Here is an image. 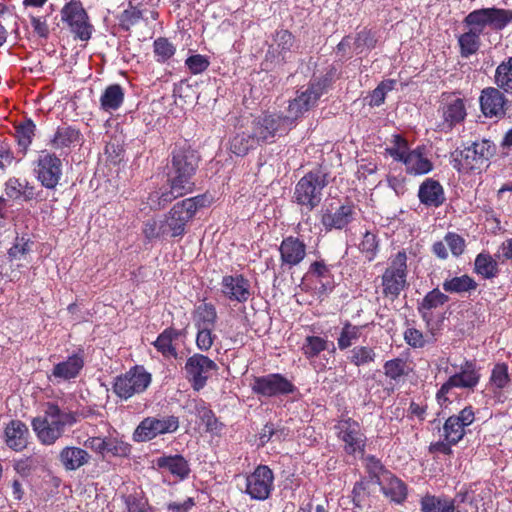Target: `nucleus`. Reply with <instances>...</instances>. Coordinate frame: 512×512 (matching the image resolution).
Segmentation results:
<instances>
[{"label":"nucleus","instance_id":"obj_1","mask_svg":"<svg viewBox=\"0 0 512 512\" xmlns=\"http://www.w3.org/2000/svg\"><path fill=\"white\" fill-rule=\"evenodd\" d=\"M199 165V156L191 148L176 147L172 151L171 163L168 166L167 183L169 190L154 192L149 196L150 205L160 209L173 200L191 193L195 183L193 178Z\"/></svg>","mask_w":512,"mask_h":512},{"label":"nucleus","instance_id":"obj_2","mask_svg":"<svg viewBox=\"0 0 512 512\" xmlns=\"http://www.w3.org/2000/svg\"><path fill=\"white\" fill-rule=\"evenodd\" d=\"M43 412V416H38L32 420V427L38 439L44 445L54 444L62 437L67 426L76 423L73 412L61 410L55 403H46Z\"/></svg>","mask_w":512,"mask_h":512},{"label":"nucleus","instance_id":"obj_3","mask_svg":"<svg viewBox=\"0 0 512 512\" xmlns=\"http://www.w3.org/2000/svg\"><path fill=\"white\" fill-rule=\"evenodd\" d=\"M495 152L496 147L490 140L473 142L470 146L453 153V167L459 172L481 170L488 165Z\"/></svg>","mask_w":512,"mask_h":512},{"label":"nucleus","instance_id":"obj_4","mask_svg":"<svg viewBox=\"0 0 512 512\" xmlns=\"http://www.w3.org/2000/svg\"><path fill=\"white\" fill-rule=\"evenodd\" d=\"M407 274V254L402 250L389 258L388 266L381 277L383 295L392 301L398 298L408 286Z\"/></svg>","mask_w":512,"mask_h":512},{"label":"nucleus","instance_id":"obj_5","mask_svg":"<svg viewBox=\"0 0 512 512\" xmlns=\"http://www.w3.org/2000/svg\"><path fill=\"white\" fill-rule=\"evenodd\" d=\"M327 174L314 170L303 176L295 186V202L307 209L308 212L317 207L322 199V190L327 185Z\"/></svg>","mask_w":512,"mask_h":512},{"label":"nucleus","instance_id":"obj_6","mask_svg":"<svg viewBox=\"0 0 512 512\" xmlns=\"http://www.w3.org/2000/svg\"><path fill=\"white\" fill-rule=\"evenodd\" d=\"M293 127V119L279 114H263L251 123V131L259 145L272 142Z\"/></svg>","mask_w":512,"mask_h":512},{"label":"nucleus","instance_id":"obj_7","mask_svg":"<svg viewBox=\"0 0 512 512\" xmlns=\"http://www.w3.org/2000/svg\"><path fill=\"white\" fill-rule=\"evenodd\" d=\"M331 83L328 75L314 79L304 90L298 91V95L288 106L289 115L293 119V123L311 107L315 106L319 98L327 91Z\"/></svg>","mask_w":512,"mask_h":512},{"label":"nucleus","instance_id":"obj_8","mask_svg":"<svg viewBox=\"0 0 512 512\" xmlns=\"http://www.w3.org/2000/svg\"><path fill=\"white\" fill-rule=\"evenodd\" d=\"M204 197L197 196L177 202L164 221L167 233L172 237L185 233L187 223L194 217L197 209L204 206Z\"/></svg>","mask_w":512,"mask_h":512},{"label":"nucleus","instance_id":"obj_9","mask_svg":"<svg viewBox=\"0 0 512 512\" xmlns=\"http://www.w3.org/2000/svg\"><path fill=\"white\" fill-rule=\"evenodd\" d=\"M438 113L441 116V121L437 123L436 130L449 133L464 122L467 116L465 101L455 93H443Z\"/></svg>","mask_w":512,"mask_h":512},{"label":"nucleus","instance_id":"obj_10","mask_svg":"<svg viewBox=\"0 0 512 512\" xmlns=\"http://www.w3.org/2000/svg\"><path fill=\"white\" fill-rule=\"evenodd\" d=\"M512 21V11L499 8H483L470 12L464 23L479 34L486 26L501 30Z\"/></svg>","mask_w":512,"mask_h":512},{"label":"nucleus","instance_id":"obj_11","mask_svg":"<svg viewBox=\"0 0 512 512\" xmlns=\"http://www.w3.org/2000/svg\"><path fill=\"white\" fill-rule=\"evenodd\" d=\"M151 374L142 366H135L125 374L116 377L113 384L114 393L127 400L135 394L144 392L151 383Z\"/></svg>","mask_w":512,"mask_h":512},{"label":"nucleus","instance_id":"obj_12","mask_svg":"<svg viewBox=\"0 0 512 512\" xmlns=\"http://www.w3.org/2000/svg\"><path fill=\"white\" fill-rule=\"evenodd\" d=\"M178 428L179 418L177 416L146 417L136 427L133 439L136 442H146L159 435L174 433Z\"/></svg>","mask_w":512,"mask_h":512},{"label":"nucleus","instance_id":"obj_13","mask_svg":"<svg viewBox=\"0 0 512 512\" xmlns=\"http://www.w3.org/2000/svg\"><path fill=\"white\" fill-rule=\"evenodd\" d=\"M61 20L67 24L75 38L87 41L91 37L92 25L79 0H71L61 10Z\"/></svg>","mask_w":512,"mask_h":512},{"label":"nucleus","instance_id":"obj_14","mask_svg":"<svg viewBox=\"0 0 512 512\" xmlns=\"http://www.w3.org/2000/svg\"><path fill=\"white\" fill-rule=\"evenodd\" d=\"M252 391L264 397H276L291 394L295 391L294 384L279 373L254 377L251 383Z\"/></svg>","mask_w":512,"mask_h":512},{"label":"nucleus","instance_id":"obj_15","mask_svg":"<svg viewBox=\"0 0 512 512\" xmlns=\"http://www.w3.org/2000/svg\"><path fill=\"white\" fill-rule=\"evenodd\" d=\"M184 370L192 388L200 391L206 385L211 372L217 370V364L209 357L196 353L187 359Z\"/></svg>","mask_w":512,"mask_h":512},{"label":"nucleus","instance_id":"obj_16","mask_svg":"<svg viewBox=\"0 0 512 512\" xmlns=\"http://www.w3.org/2000/svg\"><path fill=\"white\" fill-rule=\"evenodd\" d=\"M480 374L472 361H465L460 371L453 374L437 392V399L447 400L446 395L452 388L473 390L479 383Z\"/></svg>","mask_w":512,"mask_h":512},{"label":"nucleus","instance_id":"obj_17","mask_svg":"<svg viewBox=\"0 0 512 512\" xmlns=\"http://www.w3.org/2000/svg\"><path fill=\"white\" fill-rule=\"evenodd\" d=\"M35 173L42 186L54 189L62 176V162L55 154L42 152L37 159Z\"/></svg>","mask_w":512,"mask_h":512},{"label":"nucleus","instance_id":"obj_18","mask_svg":"<svg viewBox=\"0 0 512 512\" xmlns=\"http://www.w3.org/2000/svg\"><path fill=\"white\" fill-rule=\"evenodd\" d=\"M274 474L266 465H259L246 478V493L255 500L267 499L273 489Z\"/></svg>","mask_w":512,"mask_h":512},{"label":"nucleus","instance_id":"obj_19","mask_svg":"<svg viewBox=\"0 0 512 512\" xmlns=\"http://www.w3.org/2000/svg\"><path fill=\"white\" fill-rule=\"evenodd\" d=\"M338 437L345 443L344 450L348 454L363 453L366 437L362 433L358 422L345 419L338 423Z\"/></svg>","mask_w":512,"mask_h":512},{"label":"nucleus","instance_id":"obj_20","mask_svg":"<svg viewBox=\"0 0 512 512\" xmlns=\"http://www.w3.org/2000/svg\"><path fill=\"white\" fill-rule=\"evenodd\" d=\"M475 420L471 406L462 409L458 415L450 416L443 425V436L449 444H457L465 435V428Z\"/></svg>","mask_w":512,"mask_h":512},{"label":"nucleus","instance_id":"obj_21","mask_svg":"<svg viewBox=\"0 0 512 512\" xmlns=\"http://www.w3.org/2000/svg\"><path fill=\"white\" fill-rule=\"evenodd\" d=\"M281 268L290 270L306 257V244L295 236L285 237L279 246Z\"/></svg>","mask_w":512,"mask_h":512},{"label":"nucleus","instance_id":"obj_22","mask_svg":"<svg viewBox=\"0 0 512 512\" xmlns=\"http://www.w3.org/2000/svg\"><path fill=\"white\" fill-rule=\"evenodd\" d=\"M479 102L481 111L486 117L503 118L506 115L508 100L498 88L483 89Z\"/></svg>","mask_w":512,"mask_h":512},{"label":"nucleus","instance_id":"obj_23","mask_svg":"<svg viewBox=\"0 0 512 512\" xmlns=\"http://www.w3.org/2000/svg\"><path fill=\"white\" fill-rule=\"evenodd\" d=\"M356 211L353 205L344 204L333 209L322 210L320 222L326 231L342 230L354 221Z\"/></svg>","mask_w":512,"mask_h":512},{"label":"nucleus","instance_id":"obj_24","mask_svg":"<svg viewBox=\"0 0 512 512\" xmlns=\"http://www.w3.org/2000/svg\"><path fill=\"white\" fill-rule=\"evenodd\" d=\"M4 186L6 196L13 201L30 202L32 200H43L42 191L37 190L27 179L10 177Z\"/></svg>","mask_w":512,"mask_h":512},{"label":"nucleus","instance_id":"obj_25","mask_svg":"<svg viewBox=\"0 0 512 512\" xmlns=\"http://www.w3.org/2000/svg\"><path fill=\"white\" fill-rule=\"evenodd\" d=\"M221 292L230 301L244 303L251 296V285L243 275H226L222 279Z\"/></svg>","mask_w":512,"mask_h":512},{"label":"nucleus","instance_id":"obj_26","mask_svg":"<svg viewBox=\"0 0 512 512\" xmlns=\"http://www.w3.org/2000/svg\"><path fill=\"white\" fill-rule=\"evenodd\" d=\"M376 484L380 486L383 494L391 501L397 504L405 501L407 486L391 472H382V475H376Z\"/></svg>","mask_w":512,"mask_h":512},{"label":"nucleus","instance_id":"obj_27","mask_svg":"<svg viewBox=\"0 0 512 512\" xmlns=\"http://www.w3.org/2000/svg\"><path fill=\"white\" fill-rule=\"evenodd\" d=\"M403 164L405 165L406 172L412 175L427 174L433 168L425 146H418L413 150H409Z\"/></svg>","mask_w":512,"mask_h":512},{"label":"nucleus","instance_id":"obj_28","mask_svg":"<svg viewBox=\"0 0 512 512\" xmlns=\"http://www.w3.org/2000/svg\"><path fill=\"white\" fill-rule=\"evenodd\" d=\"M418 197L422 204L430 207H439L445 200L442 185L432 179H426L419 187Z\"/></svg>","mask_w":512,"mask_h":512},{"label":"nucleus","instance_id":"obj_29","mask_svg":"<svg viewBox=\"0 0 512 512\" xmlns=\"http://www.w3.org/2000/svg\"><path fill=\"white\" fill-rule=\"evenodd\" d=\"M29 430L19 421H11L5 428V442L14 451H21L27 446Z\"/></svg>","mask_w":512,"mask_h":512},{"label":"nucleus","instance_id":"obj_30","mask_svg":"<svg viewBox=\"0 0 512 512\" xmlns=\"http://www.w3.org/2000/svg\"><path fill=\"white\" fill-rule=\"evenodd\" d=\"M91 456L89 453L75 446H67L59 453V461L67 471H75L89 463Z\"/></svg>","mask_w":512,"mask_h":512},{"label":"nucleus","instance_id":"obj_31","mask_svg":"<svg viewBox=\"0 0 512 512\" xmlns=\"http://www.w3.org/2000/svg\"><path fill=\"white\" fill-rule=\"evenodd\" d=\"M182 332L174 328H166L161 332L157 339L152 343L156 350L164 358H178V352L175 342L181 336Z\"/></svg>","mask_w":512,"mask_h":512},{"label":"nucleus","instance_id":"obj_32","mask_svg":"<svg viewBox=\"0 0 512 512\" xmlns=\"http://www.w3.org/2000/svg\"><path fill=\"white\" fill-rule=\"evenodd\" d=\"M155 464L179 479H185L190 473L188 461L182 455L161 456L155 460Z\"/></svg>","mask_w":512,"mask_h":512},{"label":"nucleus","instance_id":"obj_33","mask_svg":"<svg viewBox=\"0 0 512 512\" xmlns=\"http://www.w3.org/2000/svg\"><path fill=\"white\" fill-rule=\"evenodd\" d=\"M84 366V359L80 354H73L67 360L56 364L52 370V376L62 380L76 378Z\"/></svg>","mask_w":512,"mask_h":512},{"label":"nucleus","instance_id":"obj_34","mask_svg":"<svg viewBox=\"0 0 512 512\" xmlns=\"http://www.w3.org/2000/svg\"><path fill=\"white\" fill-rule=\"evenodd\" d=\"M82 139L80 131L71 126H59L51 138L54 149L69 148L78 144Z\"/></svg>","mask_w":512,"mask_h":512},{"label":"nucleus","instance_id":"obj_35","mask_svg":"<svg viewBox=\"0 0 512 512\" xmlns=\"http://www.w3.org/2000/svg\"><path fill=\"white\" fill-rule=\"evenodd\" d=\"M257 143L251 129L236 133L230 139V151L237 156H245L251 149H254Z\"/></svg>","mask_w":512,"mask_h":512},{"label":"nucleus","instance_id":"obj_36","mask_svg":"<svg viewBox=\"0 0 512 512\" xmlns=\"http://www.w3.org/2000/svg\"><path fill=\"white\" fill-rule=\"evenodd\" d=\"M421 512H453V502L445 495H424L420 500Z\"/></svg>","mask_w":512,"mask_h":512},{"label":"nucleus","instance_id":"obj_37","mask_svg":"<svg viewBox=\"0 0 512 512\" xmlns=\"http://www.w3.org/2000/svg\"><path fill=\"white\" fill-rule=\"evenodd\" d=\"M448 301V296L442 293L439 289L430 291L420 303L418 310L426 322H429L432 318L430 311L439 306H442Z\"/></svg>","mask_w":512,"mask_h":512},{"label":"nucleus","instance_id":"obj_38","mask_svg":"<svg viewBox=\"0 0 512 512\" xmlns=\"http://www.w3.org/2000/svg\"><path fill=\"white\" fill-rule=\"evenodd\" d=\"M330 342L326 338L320 336H307L302 344L301 351L303 355L311 362L319 356V354L329 348ZM332 351L335 350L333 343Z\"/></svg>","mask_w":512,"mask_h":512},{"label":"nucleus","instance_id":"obj_39","mask_svg":"<svg viewBox=\"0 0 512 512\" xmlns=\"http://www.w3.org/2000/svg\"><path fill=\"white\" fill-rule=\"evenodd\" d=\"M124 100V92L120 85L113 84L108 86L101 98L100 104L101 108L105 111L117 110Z\"/></svg>","mask_w":512,"mask_h":512},{"label":"nucleus","instance_id":"obj_40","mask_svg":"<svg viewBox=\"0 0 512 512\" xmlns=\"http://www.w3.org/2000/svg\"><path fill=\"white\" fill-rule=\"evenodd\" d=\"M36 126L31 119H25L15 127V138L23 154L32 143Z\"/></svg>","mask_w":512,"mask_h":512},{"label":"nucleus","instance_id":"obj_41","mask_svg":"<svg viewBox=\"0 0 512 512\" xmlns=\"http://www.w3.org/2000/svg\"><path fill=\"white\" fill-rule=\"evenodd\" d=\"M193 413L201 419L205 424L207 431H217L219 428V422L214 412L208 407L207 403L202 400H193Z\"/></svg>","mask_w":512,"mask_h":512},{"label":"nucleus","instance_id":"obj_42","mask_svg":"<svg viewBox=\"0 0 512 512\" xmlns=\"http://www.w3.org/2000/svg\"><path fill=\"white\" fill-rule=\"evenodd\" d=\"M476 288L477 283L468 275L453 277L445 280L443 283V289L448 293L461 294L464 292L474 291Z\"/></svg>","mask_w":512,"mask_h":512},{"label":"nucleus","instance_id":"obj_43","mask_svg":"<svg viewBox=\"0 0 512 512\" xmlns=\"http://www.w3.org/2000/svg\"><path fill=\"white\" fill-rule=\"evenodd\" d=\"M495 84L499 89L512 93V57L503 61L495 71Z\"/></svg>","mask_w":512,"mask_h":512},{"label":"nucleus","instance_id":"obj_44","mask_svg":"<svg viewBox=\"0 0 512 512\" xmlns=\"http://www.w3.org/2000/svg\"><path fill=\"white\" fill-rule=\"evenodd\" d=\"M361 326H356L346 321L340 331L339 337L337 338V345L340 350L349 348L354 342H356L361 335Z\"/></svg>","mask_w":512,"mask_h":512},{"label":"nucleus","instance_id":"obj_45","mask_svg":"<svg viewBox=\"0 0 512 512\" xmlns=\"http://www.w3.org/2000/svg\"><path fill=\"white\" fill-rule=\"evenodd\" d=\"M475 271L486 279H491L498 274V264L489 255L480 253L475 259Z\"/></svg>","mask_w":512,"mask_h":512},{"label":"nucleus","instance_id":"obj_46","mask_svg":"<svg viewBox=\"0 0 512 512\" xmlns=\"http://www.w3.org/2000/svg\"><path fill=\"white\" fill-rule=\"evenodd\" d=\"M217 319L216 309L212 304L204 303L195 312V326L213 328Z\"/></svg>","mask_w":512,"mask_h":512},{"label":"nucleus","instance_id":"obj_47","mask_svg":"<svg viewBox=\"0 0 512 512\" xmlns=\"http://www.w3.org/2000/svg\"><path fill=\"white\" fill-rule=\"evenodd\" d=\"M124 503L127 512H152V508L148 503L143 491H134L124 497Z\"/></svg>","mask_w":512,"mask_h":512},{"label":"nucleus","instance_id":"obj_48","mask_svg":"<svg viewBox=\"0 0 512 512\" xmlns=\"http://www.w3.org/2000/svg\"><path fill=\"white\" fill-rule=\"evenodd\" d=\"M459 45L461 48L462 56H470L477 52L480 47V34L473 29H469L468 32L462 34L459 37Z\"/></svg>","mask_w":512,"mask_h":512},{"label":"nucleus","instance_id":"obj_49","mask_svg":"<svg viewBox=\"0 0 512 512\" xmlns=\"http://www.w3.org/2000/svg\"><path fill=\"white\" fill-rule=\"evenodd\" d=\"M153 52L157 62L165 63L174 56L176 48L167 38L159 37L153 42Z\"/></svg>","mask_w":512,"mask_h":512},{"label":"nucleus","instance_id":"obj_50","mask_svg":"<svg viewBox=\"0 0 512 512\" xmlns=\"http://www.w3.org/2000/svg\"><path fill=\"white\" fill-rule=\"evenodd\" d=\"M375 357L376 354L373 348L368 346H355L350 351L348 359L355 366H363L374 362Z\"/></svg>","mask_w":512,"mask_h":512},{"label":"nucleus","instance_id":"obj_51","mask_svg":"<svg viewBox=\"0 0 512 512\" xmlns=\"http://www.w3.org/2000/svg\"><path fill=\"white\" fill-rule=\"evenodd\" d=\"M143 17L142 11L129 2L128 7L119 16L120 26L128 31L131 27L136 25Z\"/></svg>","mask_w":512,"mask_h":512},{"label":"nucleus","instance_id":"obj_52","mask_svg":"<svg viewBox=\"0 0 512 512\" xmlns=\"http://www.w3.org/2000/svg\"><path fill=\"white\" fill-rule=\"evenodd\" d=\"M295 42L293 34L288 30L276 31L274 35V43L277 46L278 53L285 59L286 53L290 52Z\"/></svg>","mask_w":512,"mask_h":512},{"label":"nucleus","instance_id":"obj_53","mask_svg":"<svg viewBox=\"0 0 512 512\" xmlns=\"http://www.w3.org/2000/svg\"><path fill=\"white\" fill-rule=\"evenodd\" d=\"M490 381L496 388H505L510 382L507 365L504 363L495 365L491 373Z\"/></svg>","mask_w":512,"mask_h":512},{"label":"nucleus","instance_id":"obj_54","mask_svg":"<svg viewBox=\"0 0 512 512\" xmlns=\"http://www.w3.org/2000/svg\"><path fill=\"white\" fill-rule=\"evenodd\" d=\"M395 81L387 80L381 82L372 92L370 96V105L380 106L384 103L386 93L394 88Z\"/></svg>","mask_w":512,"mask_h":512},{"label":"nucleus","instance_id":"obj_55","mask_svg":"<svg viewBox=\"0 0 512 512\" xmlns=\"http://www.w3.org/2000/svg\"><path fill=\"white\" fill-rule=\"evenodd\" d=\"M84 445L85 447L101 454H104L105 452H113L115 449L114 442L112 440H107L101 437H90L85 441Z\"/></svg>","mask_w":512,"mask_h":512},{"label":"nucleus","instance_id":"obj_56","mask_svg":"<svg viewBox=\"0 0 512 512\" xmlns=\"http://www.w3.org/2000/svg\"><path fill=\"white\" fill-rule=\"evenodd\" d=\"M406 363L400 358L392 359L384 364V373L387 377L397 380L405 374Z\"/></svg>","mask_w":512,"mask_h":512},{"label":"nucleus","instance_id":"obj_57","mask_svg":"<svg viewBox=\"0 0 512 512\" xmlns=\"http://www.w3.org/2000/svg\"><path fill=\"white\" fill-rule=\"evenodd\" d=\"M197 328V336H196V345L198 349L201 351H208L213 343L215 336L212 334L213 328L206 327H196Z\"/></svg>","mask_w":512,"mask_h":512},{"label":"nucleus","instance_id":"obj_58","mask_svg":"<svg viewBox=\"0 0 512 512\" xmlns=\"http://www.w3.org/2000/svg\"><path fill=\"white\" fill-rule=\"evenodd\" d=\"M378 248V242L376 236L370 232H366L360 245L359 249L362 253H365L366 258L371 261L374 259Z\"/></svg>","mask_w":512,"mask_h":512},{"label":"nucleus","instance_id":"obj_59","mask_svg":"<svg viewBox=\"0 0 512 512\" xmlns=\"http://www.w3.org/2000/svg\"><path fill=\"white\" fill-rule=\"evenodd\" d=\"M444 241L449 247L453 256L458 257L464 252L466 243L464 238L460 235L449 232L445 235Z\"/></svg>","mask_w":512,"mask_h":512},{"label":"nucleus","instance_id":"obj_60","mask_svg":"<svg viewBox=\"0 0 512 512\" xmlns=\"http://www.w3.org/2000/svg\"><path fill=\"white\" fill-rule=\"evenodd\" d=\"M143 233L149 240L168 234L164 222L160 224L156 220H148L143 227Z\"/></svg>","mask_w":512,"mask_h":512},{"label":"nucleus","instance_id":"obj_61","mask_svg":"<svg viewBox=\"0 0 512 512\" xmlns=\"http://www.w3.org/2000/svg\"><path fill=\"white\" fill-rule=\"evenodd\" d=\"M185 64L192 74H199L208 68L209 61L205 56L197 54L188 57Z\"/></svg>","mask_w":512,"mask_h":512},{"label":"nucleus","instance_id":"obj_62","mask_svg":"<svg viewBox=\"0 0 512 512\" xmlns=\"http://www.w3.org/2000/svg\"><path fill=\"white\" fill-rule=\"evenodd\" d=\"M404 339L406 343L413 348H422L426 344L423 333L413 327H409L405 330Z\"/></svg>","mask_w":512,"mask_h":512},{"label":"nucleus","instance_id":"obj_63","mask_svg":"<svg viewBox=\"0 0 512 512\" xmlns=\"http://www.w3.org/2000/svg\"><path fill=\"white\" fill-rule=\"evenodd\" d=\"M375 43L376 40L374 38V35L367 30L359 32L354 40L355 49L358 50L359 53H361L364 48H373L375 46Z\"/></svg>","mask_w":512,"mask_h":512},{"label":"nucleus","instance_id":"obj_64","mask_svg":"<svg viewBox=\"0 0 512 512\" xmlns=\"http://www.w3.org/2000/svg\"><path fill=\"white\" fill-rule=\"evenodd\" d=\"M195 502L193 498H187L183 502H170L167 504V509L172 512H188Z\"/></svg>","mask_w":512,"mask_h":512}]
</instances>
